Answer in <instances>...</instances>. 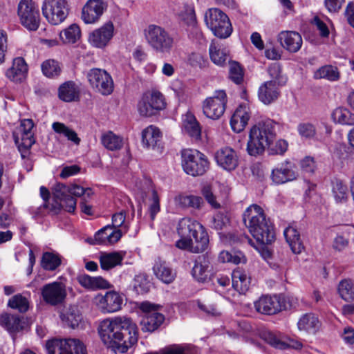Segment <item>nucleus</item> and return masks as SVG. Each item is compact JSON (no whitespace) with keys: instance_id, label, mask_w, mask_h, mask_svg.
<instances>
[{"instance_id":"603ef678","label":"nucleus","mask_w":354,"mask_h":354,"mask_svg":"<svg viewBox=\"0 0 354 354\" xmlns=\"http://www.w3.org/2000/svg\"><path fill=\"white\" fill-rule=\"evenodd\" d=\"M176 201L183 207H192L195 209L201 208L203 203V200L201 196L194 195L179 196L176 198Z\"/></svg>"},{"instance_id":"423d86ee","label":"nucleus","mask_w":354,"mask_h":354,"mask_svg":"<svg viewBox=\"0 0 354 354\" xmlns=\"http://www.w3.org/2000/svg\"><path fill=\"white\" fill-rule=\"evenodd\" d=\"M204 21L207 27L218 38H227L233 31L229 17L218 8L208 9L205 13Z\"/></svg>"},{"instance_id":"412c9836","label":"nucleus","mask_w":354,"mask_h":354,"mask_svg":"<svg viewBox=\"0 0 354 354\" xmlns=\"http://www.w3.org/2000/svg\"><path fill=\"white\" fill-rule=\"evenodd\" d=\"M113 24L108 21L89 34L88 42L95 48H103L113 37Z\"/></svg>"},{"instance_id":"6ab92c4d","label":"nucleus","mask_w":354,"mask_h":354,"mask_svg":"<svg viewBox=\"0 0 354 354\" xmlns=\"http://www.w3.org/2000/svg\"><path fill=\"white\" fill-rule=\"evenodd\" d=\"M108 8L104 0H88L82 8L81 18L86 24L97 23Z\"/></svg>"},{"instance_id":"680f3d73","label":"nucleus","mask_w":354,"mask_h":354,"mask_svg":"<svg viewBox=\"0 0 354 354\" xmlns=\"http://www.w3.org/2000/svg\"><path fill=\"white\" fill-rule=\"evenodd\" d=\"M230 78L237 84H240L243 80V71L237 62L230 63Z\"/></svg>"},{"instance_id":"79ce46f5","label":"nucleus","mask_w":354,"mask_h":354,"mask_svg":"<svg viewBox=\"0 0 354 354\" xmlns=\"http://www.w3.org/2000/svg\"><path fill=\"white\" fill-rule=\"evenodd\" d=\"M313 77L316 80L326 79L330 82H335L339 80L340 73L337 67L325 65L315 71Z\"/></svg>"},{"instance_id":"f03ea898","label":"nucleus","mask_w":354,"mask_h":354,"mask_svg":"<svg viewBox=\"0 0 354 354\" xmlns=\"http://www.w3.org/2000/svg\"><path fill=\"white\" fill-rule=\"evenodd\" d=\"M250 233L261 245L272 243L275 239L274 227L263 209L258 205H250L243 215Z\"/></svg>"},{"instance_id":"e433bc0d","label":"nucleus","mask_w":354,"mask_h":354,"mask_svg":"<svg viewBox=\"0 0 354 354\" xmlns=\"http://www.w3.org/2000/svg\"><path fill=\"white\" fill-rule=\"evenodd\" d=\"M211 60L216 65L223 66L228 58L229 50L223 44L212 41L209 48Z\"/></svg>"},{"instance_id":"5701e85b","label":"nucleus","mask_w":354,"mask_h":354,"mask_svg":"<svg viewBox=\"0 0 354 354\" xmlns=\"http://www.w3.org/2000/svg\"><path fill=\"white\" fill-rule=\"evenodd\" d=\"M277 41L285 50L291 53L298 52L303 44L301 35L290 30L281 31L277 35Z\"/></svg>"},{"instance_id":"c85d7f7f","label":"nucleus","mask_w":354,"mask_h":354,"mask_svg":"<svg viewBox=\"0 0 354 354\" xmlns=\"http://www.w3.org/2000/svg\"><path fill=\"white\" fill-rule=\"evenodd\" d=\"M96 243L101 245H111L118 242L122 237V230L113 229L111 225H106L97 231L95 236Z\"/></svg>"},{"instance_id":"5fc2aeb1","label":"nucleus","mask_w":354,"mask_h":354,"mask_svg":"<svg viewBox=\"0 0 354 354\" xmlns=\"http://www.w3.org/2000/svg\"><path fill=\"white\" fill-rule=\"evenodd\" d=\"M333 194L337 203H344L348 198V189L346 185L341 180H336L333 182Z\"/></svg>"},{"instance_id":"f8f14e48","label":"nucleus","mask_w":354,"mask_h":354,"mask_svg":"<svg viewBox=\"0 0 354 354\" xmlns=\"http://www.w3.org/2000/svg\"><path fill=\"white\" fill-rule=\"evenodd\" d=\"M227 96L225 90H216L212 96L207 97L202 104L203 114L212 120L219 119L225 113Z\"/></svg>"},{"instance_id":"39448f33","label":"nucleus","mask_w":354,"mask_h":354,"mask_svg":"<svg viewBox=\"0 0 354 354\" xmlns=\"http://www.w3.org/2000/svg\"><path fill=\"white\" fill-rule=\"evenodd\" d=\"M179 236L193 238L195 243H198L196 252H204L208 247L209 236L205 227L197 221L185 217L180 219L177 227Z\"/></svg>"},{"instance_id":"a878e982","label":"nucleus","mask_w":354,"mask_h":354,"mask_svg":"<svg viewBox=\"0 0 354 354\" xmlns=\"http://www.w3.org/2000/svg\"><path fill=\"white\" fill-rule=\"evenodd\" d=\"M162 142V133L154 125H149L142 131V144L147 149H159Z\"/></svg>"},{"instance_id":"c9c22d12","label":"nucleus","mask_w":354,"mask_h":354,"mask_svg":"<svg viewBox=\"0 0 354 354\" xmlns=\"http://www.w3.org/2000/svg\"><path fill=\"white\" fill-rule=\"evenodd\" d=\"M123 259L124 255L118 252H102L99 256L100 267L106 271L121 266Z\"/></svg>"},{"instance_id":"1a4fd4ad","label":"nucleus","mask_w":354,"mask_h":354,"mask_svg":"<svg viewBox=\"0 0 354 354\" xmlns=\"http://www.w3.org/2000/svg\"><path fill=\"white\" fill-rule=\"evenodd\" d=\"M41 10L48 22L57 26L64 22L67 18L70 7L68 0H44Z\"/></svg>"},{"instance_id":"aec40b11","label":"nucleus","mask_w":354,"mask_h":354,"mask_svg":"<svg viewBox=\"0 0 354 354\" xmlns=\"http://www.w3.org/2000/svg\"><path fill=\"white\" fill-rule=\"evenodd\" d=\"M216 164L227 171H234L239 164L237 153L230 147H224L216 151L214 155Z\"/></svg>"},{"instance_id":"bb28decb","label":"nucleus","mask_w":354,"mask_h":354,"mask_svg":"<svg viewBox=\"0 0 354 354\" xmlns=\"http://www.w3.org/2000/svg\"><path fill=\"white\" fill-rule=\"evenodd\" d=\"M262 337L268 344L279 349L293 348L299 350L303 346L299 341L291 338H286L285 340H282L277 335L271 332L264 333Z\"/></svg>"},{"instance_id":"e2e57ef3","label":"nucleus","mask_w":354,"mask_h":354,"mask_svg":"<svg viewBox=\"0 0 354 354\" xmlns=\"http://www.w3.org/2000/svg\"><path fill=\"white\" fill-rule=\"evenodd\" d=\"M53 193L54 197L60 202L69 196V185L57 183L53 187Z\"/></svg>"},{"instance_id":"37998d69","label":"nucleus","mask_w":354,"mask_h":354,"mask_svg":"<svg viewBox=\"0 0 354 354\" xmlns=\"http://www.w3.org/2000/svg\"><path fill=\"white\" fill-rule=\"evenodd\" d=\"M0 324L8 330L16 332L24 328L25 322L18 316L3 314L0 316Z\"/></svg>"},{"instance_id":"ea45409f","label":"nucleus","mask_w":354,"mask_h":354,"mask_svg":"<svg viewBox=\"0 0 354 354\" xmlns=\"http://www.w3.org/2000/svg\"><path fill=\"white\" fill-rule=\"evenodd\" d=\"M101 143L108 150L118 151L122 148L124 140L122 137L109 131L102 135Z\"/></svg>"},{"instance_id":"4468645a","label":"nucleus","mask_w":354,"mask_h":354,"mask_svg":"<svg viewBox=\"0 0 354 354\" xmlns=\"http://www.w3.org/2000/svg\"><path fill=\"white\" fill-rule=\"evenodd\" d=\"M165 106L164 95L159 91H153L143 95L138 108L141 115L149 117L164 109Z\"/></svg>"},{"instance_id":"dca6fc26","label":"nucleus","mask_w":354,"mask_h":354,"mask_svg":"<svg viewBox=\"0 0 354 354\" xmlns=\"http://www.w3.org/2000/svg\"><path fill=\"white\" fill-rule=\"evenodd\" d=\"M41 293L43 300L53 306L62 304L67 296L66 285L59 281L44 285L41 290Z\"/></svg>"},{"instance_id":"3c124183","label":"nucleus","mask_w":354,"mask_h":354,"mask_svg":"<svg viewBox=\"0 0 354 354\" xmlns=\"http://www.w3.org/2000/svg\"><path fill=\"white\" fill-rule=\"evenodd\" d=\"M156 354H197L194 347L174 344L160 349Z\"/></svg>"},{"instance_id":"cd10ccee","label":"nucleus","mask_w":354,"mask_h":354,"mask_svg":"<svg viewBox=\"0 0 354 354\" xmlns=\"http://www.w3.org/2000/svg\"><path fill=\"white\" fill-rule=\"evenodd\" d=\"M153 272L159 280L166 284L172 283L176 277V272L160 258H157L155 260Z\"/></svg>"},{"instance_id":"6e6d98bb","label":"nucleus","mask_w":354,"mask_h":354,"mask_svg":"<svg viewBox=\"0 0 354 354\" xmlns=\"http://www.w3.org/2000/svg\"><path fill=\"white\" fill-rule=\"evenodd\" d=\"M179 18L187 26L193 28H197L196 16L193 6H185L183 10L179 13Z\"/></svg>"},{"instance_id":"864d4df0","label":"nucleus","mask_w":354,"mask_h":354,"mask_svg":"<svg viewBox=\"0 0 354 354\" xmlns=\"http://www.w3.org/2000/svg\"><path fill=\"white\" fill-rule=\"evenodd\" d=\"M43 74L47 77L58 76L61 73V67L57 61L55 59H47L41 66Z\"/></svg>"},{"instance_id":"49530a36","label":"nucleus","mask_w":354,"mask_h":354,"mask_svg":"<svg viewBox=\"0 0 354 354\" xmlns=\"http://www.w3.org/2000/svg\"><path fill=\"white\" fill-rule=\"evenodd\" d=\"M332 118L336 123L343 125L354 124V114L346 108L338 107L332 113Z\"/></svg>"},{"instance_id":"2eb2a0df","label":"nucleus","mask_w":354,"mask_h":354,"mask_svg":"<svg viewBox=\"0 0 354 354\" xmlns=\"http://www.w3.org/2000/svg\"><path fill=\"white\" fill-rule=\"evenodd\" d=\"M94 303L102 313H113L121 310L123 297L119 292L110 290L104 295H97L94 298Z\"/></svg>"},{"instance_id":"c756f323","label":"nucleus","mask_w":354,"mask_h":354,"mask_svg":"<svg viewBox=\"0 0 354 354\" xmlns=\"http://www.w3.org/2000/svg\"><path fill=\"white\" fill-rule=\"evenodd\" d=\"M193 277L199 282H205L211 279L213 275L212 266L209 261L203 258L196 261L192 270Z\"/></svg>"},{"instance_id":"09e8293b","label":"nucleus","mask_w":354,"mask_h":354,"mask_svg":"<svg viewBox=\"0 0 354 354\" xmlns=\"http://www.w3.org/2000/svg\"><path fill=\"white\" fill-rule=\"evenodd\" d=\"M62 263L61 257L59 254L52 252H44L41 259V266L46 270H55Z\"/></svg>"},{"instance_id":"f257e3e1","label":"nucleus","mask_w":354,"mask_h":354,"mask_svg":"<svg viewBox=\"0 0 354 354\" xmlns=\"http://www.w3.org/2000/svg\"><path fill=\"white\" fill-rule=\"evenodd\" d=\"M100 328L102 342L115 353H124L138 342V327L129 317L117 316L104 319Z\"/></svg>"},{"instance_id":"393cba45","label":"nucleus","mask_w":354,"mask_h":354,"mask_svg":"<svg viewBox=\"0 0 354 354\" xmlns=\"http://www.w3.org/2000/svg\"><path fill=\"white\" fill-rule=\"evenodd\" d=\"M280 88L273 81L263 82L258 89L259 100L266 105L274 102L280 96Z\"/></svg>"},{"instance_id":"f704fd0d","label":"nucleus","mask_w":354,"mask_h":354,"mask_svg":"<svg viewBox=\"0 0 354 354\" xmlns=\"http://www.w3.org/2000/svg\"><path fill=\"white\" fill-rule=\"evenodd\" d=\"M283 234L292 252L295 254L301 253L304 246L297 230L292 226H288L284 230Z\"/></svg>"},{"instance_id":"4c0bfd02","label":"nucleus","mask_w":354,"mask_h":354,"mask_svg":"<svg viewBox=\"0 0 354 354\" xmlns=\"http://www.w3.org/2000/svg\"><path fill=\"white\" fill-rule=\"evenodd\" d=\"M297 327L299 330H304L308 333H315L320 327V322L315 315L306 313L299 319Z\"/></svg>"},{"instance_id":"7ed1b4c3","label":"nucleus","mask_w":354,"mask_h":354,"mask_svg":"<svg viewBox=\"0 0 354 354\" xmlns=\"http://www.w3.org/2000/svg\"><path fill=\"white\" fill-rule=\"evenodd\" d=\"M275 122L267 120L252 127L250 131L247 151L250 156L261 155L273 140Z\"/></svg>"},{"instance_id":"a18cd8bd","label":"nucleus","mask_w":354,"mask_h":354,"mask_svg":"<svg viewBox=\"0 0 354 354\" xmlns=\"http://www.w3.org/2000/svg\"><path fill=\"white\" fill-rule=\"evenodd\" d=\"M133 290L138 295H145L147 293L151 287V283L148 279V276L145 273H138L135 275L132 281Z\"/></svg>"},{"instance_id":"de8ad7c7","label":"nucleus","mask_w":354,"mask_h":354,"mask_svg":"<svg viewBox=\"0 0 354 354\" xmlns=\"http://www.w3.org/2000/svg\"><path fill=\"white\" fill-rule=\"evenodd\" d=\"M268 73L271 78L270 81H273L281 87L286 84L287 77L283 74L281 66L279 63H272L270 65Z\"/></svg>"},{"instance_id":"4be33fe9","label":"nucleus","mask_w":354,"mask_h":354,"mask_svg":"<svg viewBox=\"0 0 354 354\" xmlns=\"http://www.w3.org/2000/svg\"><path fill=\"white\" fill-rule=\"evenodd\" d=\"M294 169V164L286 160L272 170L271 178L277 185L295 180L297 178V174Z\"/></svg>"},{"instance_id":"b1692460","label":"nucleus","mask_w":354,"mask_h":354,"mask_svg":"<svg viewBox=\"0 0 354 354\" xmlns=\"http://www.w3.org/2000/svg\"><path fill=\"white\" fill-rule=\"evenodd\" d=\"M28 68L23 57L13 59L12 65L6 71V76L10 81L16 83L22 82L26 80Z\"/></svg>"},{"instance_id":"052dcab7","label":"nucleus","mask_w":354,"mask_h":354,"mask_svg":"<svg viewBox=\"0 0 354 354\" xmlns=\"http://www.w3.org/2000/svg\"><path fill=\"white\" fill-rule=\"evenodd\" d=\"M299 134L306 138H312L316 134V128L315 125L310 122L300 123L297 126Z\"/></svg>"},{"instance_id":"7c9ffc66","label":"nucleus","mask_w":354,"mask_h":354,"mask_svg":"<svg viewBox=\"0 0 354 354\" xmlns=\"http://www.w3.org/2000/svg\"><path fill=\"white\" fill-rule=\"evenodd\" d=\"M183 126L185 132L195 140L201 138V126L195 115L191 112H187L183 118Z\"/></svg>"},{"instance_id":"2f4dec72","label":"nucleus","mask_w":354,"mask_h":354,"mask_svg":"<svg viewBox=\"0 0 354 354\" xmlns=\"http://www.w3.org/2000/svg\"><path fill=\"white\" fill-rule=\"evenodd\" d=\"M250 118L248 108L245 106H239L230 119V125L234 132L239 133L246 127Z\"/></svg>"},{"instance_id":"0eeeda50","label":"nucleus","mask_w":354,"mask_h":354,"mask_svg":"<svg viewBox=\"0 0 354 354\" xmlns=\"http://www.w3.org/2000/svg\"><path fill=\"white\" fill-rule=\"evenodd\" d=\"M182 167L184 171L192 176L203 175L209 169V161L205 154L196 149L182 151Z\"/></svg>"},{"instance_id":"a19ab883","label":"nucleus","mask_w":354,"mask_h":354,"mask_svg":"<svg viewBox=\"0 0 354 354\" xmlns=\"http://www.w3.org/2000/svg\"><path fill=\"white\" fill-rule=\"evenodd\" d=\"M62 322L71 328L78 327L82 320V314L77 306H70L66 312L62 314Z\"/></svg>"},{"instance_id":"a211bd4d","label":"nucleus","mask_w":354,"mask_h":354,"mask_svg":"<svg viewBox=\"0 0 354 354\" xmlns=\"http://www.w3.org/2000/svg\"><path fill=\"white\" fill-rule=\"evenodd\" d=\"M33 121L31 119H24L21 121L17 136H15V142L19 143V149L23 158L26 157L29 149L35 143L32 129Z\"/></svg>"},{"instance_id":"ddd939ff","label":"nucleus","mask_w":354,"mask_h":354,"mask_svg":"<svg viewBox=\"0 0 354 354\" xmlns=\"http://www.w3.org/2000/svg\"><path fill=\"white\" fill-rule=\"evenodd\" d=\"M160 306L148 301L142 302L140 309L144 313L140 322L141 329L144 332H153L158 329L165 320V316L158 312Z\"/></svg>"},{"instance_id":"0e129e2a","label":"nucleus","mask_w":354,"mask_h":354,"mask_svg":"<svg viewBox=\"0 0 354 354\" xmlns=\"http://www.w3.org/2000/svg\"><path fill=\"white\" fill-rule=\"evenodd\" d=\"M288 143L286 140L279 139L269 148L272 155H283L288 150Z\"/></svg>"},{"instance_id":"6e6552de","label":"nucleus","mask_w":354,"mask_h":354,"mask_svg":"<svg viewBox=\"0 0 354 354\" xmlns=\"http://www.w3.org/2000/svg\"><path fill=\"white\" fill-rule=\"evenodd\" d=\"M91 88L102 95H109L114 90V82L111 75L104 69L93 68L86 74Z\"/></svg>"},{"instance_id":"9b49d317","label":"nucleus","mask_w":354,"mask_h":354,"mask_svg":"<svg viewBox=\"0 0 354 354\" xmlns=\"http://www.w3.org/2000/svg\"><path fill=\"white\" fill-rule=\"evenodd\" d=\"M17 15L20 23L26 29L35 31L40 24L39 10L32 0H21L18 4Z\"/></svg>"},{"instance_id":"20e7f679","label":"nucleus","mask_w":354,"mask_h":354,"mask_svg":"<svg viewBox=\"0 0 354 354\" xmlns=\"http://www.w3.org/2000/svg\"><path fill=\"white\" fill-rule=\"evenodd\" d=\"M143 33L147 43L156 53L170 54L174 47V37L160 26L150 24L144 29Z\"/></svg>"},{"instance_id":"338daca9","label":"nucleus","mask_w":354,"mask_h":354,"mask_svg":"<svg viewBox=\"0 0 354 354\" xmlns=\"http://www.w3.org/2000/svg\"><path fill=\"white\" fill-rule=\"evenodd\" d=\"M160 199L156 191L152 192L151 203L149 205L150 217L151 220L155 218L156 215L160 212Z\"/></svg>"},{"instance_id":"13d9d810","label":"nucleus","mask_w":354,"mask_h":354,"mask_svg":"<svg viewBox=\"0 0 354 354\" xmlns=\"http://www.w3.org/2000/svg\"><path fill=\"white\" fill-rule=\"evenodd\" d=\"M69 195L72 196H82V201H86V198H90L93 195V192L91 188H84L78 185H69Z\"/></svg>"},{"instance_id":"58836bf2","label":"nucleus","mask_w":354,"mask_h":354,"mask_svg":"<svg viewBox=\"0 0 354 354\" xmlns=\"http://www.w3.org/2000/svg\"><path fill=\"white\" fill-rule=\"evenodd\" d=\"M339 297L346 302L354 301V280L345 278L340 280L337 286Z\"/></svg>"},{"instance_id":"f3484780","label":"nucleus","mask_w":354,"mask_h":354,"mask_svg":"<svg viewBox=\"0 0 354 354\" xmlns=\"http://www.w3.org/2000/svg\"><path fill=\"white\" fill-rule=\"evenodd\" d=\"M258 313L265 315H274L286 309L284 297L280 295H264L254 303Z\"/></svg>"},{"instance_id":"72a5a7b5","label":"nucleus","mask_w":354,"mask_h":354,"mask_svg":"<svg viewBox=\"0 0 354 354\" xmlns=\"http://www.w3.org/2000/svg\"><path fill=\"white\" fill-rule=\"evenodd\" d=\"M59 98L66 102L79 100L80 89L73 81H68L61 84L58 89Z\"/></svg>"},{"instance_id":"bf43d9fd","label":"nucleus","mask_w":354,"mask_h":354,"mask_svg":"<svg viewBox=\"0 0 354 354\" xmlns=\"http://www.w3.org/2000/svg\"><path fill=\"white\" fill-rule=\"evenodd\" d=\"M176 246L180 250H188L193 253L202 252L193 250L198 246V243L194 242L192 238L187 236H180V239L176 242Z\"/></svg>"},{"instance_id":"c03bdc74","label":"nucleus","mask_w":354,"mask_h":354,"mask_svg":"<svg viewBox=\"0 0 354 354\" xmlns=\"http://www.w3.org/2000/svg\"><path fill=\"white\" fill-rule=\"evenodd\" d=\"M52 129L56 133L64 136L68 140L73 142L75 145H80L81 140L77 133L64 123L55 122L52 124Z\"/></svg>"},{"instance_id":"4d7b16f0","label":"nucleus","mask_w":354,"mask_h":354,"mask_svg":"<svg viewBox=\"0 0 354 354\" xmlns=\"http://www.w3.org/2000/svg\"><path fill=\"white\" fill-rule=\"evenodd\" d=\"M8 306L14 309H17L21 313H25L29 308L28 299L20 294L13 296L8 301Z\"/></svg>"},{"instance_id":"9d476101","label":"nucleus","mask_w":354,"mask_h":354,"mask_svg":"<svg viewBox=\"0 0 354 354\" xmlns=\"http://www.w3.org/2000/svg\"><path fill=\"white\" fill-rule=\"evenodd\" d=\"M48 354H87L84 344L77 339L54 338L47 341Z\"/></svg>"},{"instance_id":"8fccbe9b","label":"nucleus","mask_w":354,"mask_h":354,"mask_svg":"<svg viewBox=\"0 0 354 354\" xmlns=\"http://www.w3.org/2000/svg\"><path fill=\"white\" fill-rule=\"evenodd\" d=\"M80 37V29L76 24H72L59 33V37L65 44H74Z\"/></svg>"},{"instance_id":"473e14b6","label":"nucleus","mask_w":354,"mask_h":354,"mask_svg":"<svg viewBox=\"0 0 354 354\" xmlns=\"http://www.w3.org/2000/svg\"><path fill=\"white\" fill-rule=\"evenodd\" d=\"M232 283L234 290L245 294L250 288V277L246 271L238 268L232 273Z\"/></svg>"},{"instance_id":"69168bd1","label":"nucleus","mask_w":354,"mask_h":354,"mask_svg":"<svg viewBox=\"0 0 354 354\" xmlns=\"http://www.w3.org/2000/svg\"><path fill=\"white\" fill-rule=\"evenodd\" d=\"M126 219V212L121 211L120 212L115 213L112 216V225L115 228H118L120 227H122L124 230V232H127L128 226L124 224V221Z\"/></svg>"},{"instance_id":"774afa93","label":"nucleus","mask_w":354,"mask_h":354,"mask_svg":"<svg viewBox=\"0 0 354 354\" xmlns=\"http://www.w3.org/2000/svg\"><path fill=\"white\" fill-rule=\"evenodd\" d=\"M301 169L303 172L308 174H313L316 169V164L313 158L306 157L300 162Z\"/></svg>"}]
</instances>
